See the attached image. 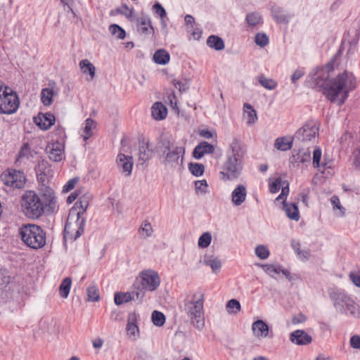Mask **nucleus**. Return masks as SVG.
Instances as JSON below:
<instances>
[{
	"mask_svg": "<svg viewBox=\"0 0 360 360\" xmlns=\"http://www.w3.org/2000/svg\"><path fill=\"white\" fill-rule=\"evenodd\" d=\"M90 200L91 196L88 194H84L79 198V200L72 209H76L79 216L82 217L89 206Z\"/></svg>",
	"mask_w": 360,
	"mask_h": 360,
	"instance_id": "393cba45",
	"label": "nucleus"
},
{
	"mask_svg": "<svg viewBox=\"0 0 360 360\" xmlns=\"http://www.w3.org/2000/svg\"><path fill=\"white\" fill-rule=\"evenodd\" d=\"M153 232V227H152L150 223L148 221L145 220L142 223V224L139 229L140 234H141L144 238H148L152 236Z\"/></svg>",
	"mask_w": 360,
	"mask_h": 360,
	"instance_id": "37998d69",
	"label": "nucleus"
},
{
	"mask_svg": "<svg viewBox=\"0 0 360 360\" xmlns=\"http://www.w3.org/2000/svg\"><path fill=\"white\" fill-rule=\"evenodd\" d=\"M19 105L18 94L0 82V114H13L18 110Z\"/></svg>",
	"mask_w": 360,
	"mask_h": 360,
	"instance_id": "6e6552de",
	"label": "nucleus"
},
{
	"mask_svg": "<svg viewBox=\"0 0 360 360\" xmlns=\"http://www.w3.org/2000/svg\"><path fill=\"white\" fill-rule=\"evenodd\" d=\"M311 159V154L310 151L309 150H299L297 154L296 155H293L290 158V162L292 163L300 162L301 163H305L310 160Z\"/></svg>",
	"mask_w": 360,
	"mask_h": 360,
	"instance_id": "f704fd0d",
	"label": "nucleus"
},
{
	"mask_svg": "<svg viewBox=\"0 0 360 360\" xmlns=\"http://www.w3.org/2000/svg\"><path fill=\"white\" fill-rule=\"evenodd\" d=\"M151 115L155 120H162L166 117L167 109L161 102H156L151 108Z\"/></svg>",
	"mask_w": 360,
	"mask_h": 360,
	"instance_id": "4be33fe9",
	"label": "nucleus"
},
{
	"mask_svg": "<svg viewBox=\"0 0 360 360\" xmlns=\"http://www.w3.org/2000/svg\"><path fill=\"white\" fill-rule=\"evenodd\" d=\"M204 264L210 266L212 272L215 274L219 272L221 267V262L220 259L214 257H210L208 259H205L204 260Z\"/></svg>",
	"mask_w": 360,
	"mask_h": 360,
	"instance_id": "4c0bfd02",
	"label": "nucleus"
},
{
	"mask_svg": "<svg viewBox=\"0 0 360 360\" xmlns=\"http://www.w3.org/2000/svg\"><path fill=\"white\" fill-rule=\"evenodd\" d=\"M261 16L258 13H250L246 15L245 20L248 25L251 26H255L258 25L261 21Z\"/></svg>",
	"mask_w": 360,
	"mask_h": 360,
	"instance_id": "3c124183",
	"label": "nucleus"
},
{
	"mask_svg": "<svg viewBox=\"0 0 360 360\" xmlns=\"http://www.w3.org/2000/svg\"><path fill=\"white\" fill-rule=\"evenodd\" d=\"M281 186V178L276 179V180L274 182H272L271 184H269L270 192L272 193H277L280 190Z\"/></svg>",
	"mask_w": 360,
	"mask_h": 360,
	"instance_id": "bf43d9fd",
	"label": "nucleus"
},
{
	"mask_svg": "<svg viewBox=\"0 0 360 360\" xmlns=\"http://www.w3.org/2000/svg\"><path fill=\"white\" fill-rule=\"evenodd\" d=\"M3 183L13 188H22L26 183V177L22 171L8 169L1 176Z\"/></svg>",
	"mask_w": 360,
	"mask_h": 360,
	"instance_id": "9d476101",
	"label": "nucleus"
},
{
	"mask_svg": "<svg viewBox=\"0 0 360 360\" xmlns=\"http://www.w3.org/2000/svg\"><path fill=\"white\" fill-rule=\"evenodd\" d=\"M49 158L53 162H60L65 158L64 155V146L59 143H53L51 146H49Z\"/></svg>",
	"mask_w": 360,
	"mask_h": 360,
	"instance_id": "dca6fc26",
	"label": "nucleus"
},
{
	"mask_svg": "<svg viewBox=\"0 0 360 360\" xmlns=\"http://www.w3.org/2000/svg\"><path fill=\"white\" fill-rule=\"evenodd\" d=\"M337 57L335 56L325 67L319 70L314 79L327 99L333 103L338 102L341 105L348 98L349 92L356 89L357 83L354 75L346 70L328 80L329 72L333 69Z\"/></svg>",
	"mask_w": 360,
	"mask_h": 360,
	"instance_id": "f257e3e1",
	"label": "nucleus"
},
{
	"mask_svg": "<svg viewBox=\"0 0 360 360\" xmlns=\"http://www.w3.org/2000/svg\"><path fill=\"white\" fill-rule=\"evenodd\" d=\"M138 30L143 34H148L150 32L154 33L153 27L151 25V20L149 18L142 17L138 20Z\"/></svg>",
	"mask_w": 360,
	"mask_h": 360,
	"instance_id": "cd10ccee",
	"label": "nucleus"
},
{
	"mask_svg": "<svg viewBox=\"0 0 360 360\" xmlns=\"http://www.w3.org/2000/svg\"><path fill=\"white\" fill-rule=\"evenodd\" d=\"M127 335L133 340H136L139 335V328L136 324V315L129 314L128 317V323L127 325Z\"/></svg>",
	"mask_w": 360,
	"mask_h": 360,
	"instance_id": "a878e982",
	"label": "nucleus"
},
{
	"mask_svg": "<svg viewBox=\"0 0 360 360\" xmlns=\"http://www.w3.org/2000/svg\"><path fill=\"white\" fill-rule=\"evenodd\" d=\"M334 306L341 313H345V307L350 297L342 291L336 290L330 293Z\"/></svg>",
	"mask_w": 360,
	"mask_h": 360,
	"instance_id": "4468645a",
	"label": "nucleus"
},
{
	"mask_svg": "<svg viewBox=\"0 0 360 360\" xmlns=\"http://www.w3.org/2000/svg\"><path fill=\"white\" fill-rule=\"evenodd\" d=\"M56 202L55 194L51 189H46L41 196L34 191H26L21 197V210L27 218L37 219L46 209L52 211Z\"/></svg>",
	"mask_w": 360,
	"mask_h": 360,
	"instance_id": "f03ea898",
	"label": "nucleus"
},
{
	"mask_svg": "<svg viewBox=\"0 0 360 360\" xmlns=\"http://www.w3.org/2000/svg\"><path fill=\"white\" fill-rule=\"evenodd\" d=\"M353 155V165L356 169L360 171V149L354 151Z\"/></svg>",
	"mask_w": 360,
	"mask_h": 360,
	"instance_id": "680f3d73",
	"label": "nucleus"
},
{
	"mask_svg": "<svg viewBox=\"0 0 360 360\" xmlns=\"http://www.w3.org/2000/svg\"><path fill=\"white\" fill-rule=\"evenodd\" d=\"M247 196V190L244 185H238L231 193V200L234 205L239 206L242 205Z\"/></svg>",
	"mask_w": 360,
	"mask_h": 360,
	"instance_id": "aec40b11",
	"label": "nucleus"
},
{
	"mask_svg": "<svg viewBox=\"0 0 360 360\" xmlns=\"http://www.w3.org/2000/svg\"><path fill=\"white\" fill-rule=\"evenodd\" d=\"M160 284V278L158 274L153 270H145L141 271L136 278L134 285L136 290L153 292L155 290Z\"/></svg>",
	"mask_w": 360,
	"mask_h": 360,
	"instance_id": "1a4fd4ad",
	"label": "nucleus"
},
{
	"mask_svg": "<svg viewBox=\"0 0 360 360\" xmlns=\"http://www.w3.org/2000/svg\"><path fill=\"white\" fill-rule=\"evenodd\" d=\"M56 93L53 89L44 88L41 91V101L44 105L49 106L53 103V97Z\"/></svg>",
	"mask_w": 360,
	"mask_h": 360,
	"instance_id": "2f4dec72",
	"label": "nucleus"
},
{
	"mask_svg": "<svg viewBox=\"0 0 360 360\" xmlns=\"http://www.w3.org/2000/svg\"><path fill=\"white\" fill-rule=\"evenodd\" d=\"M153 155V151L149 148L148 143L143 141L139 144V161L143 165L148 161Z\"/></svg>",
	"mask_w": 360,
	"mask_h": 360,
	"instance_id": "5701e85b",
	"label": "nucleus"
},
{
	"mask_svg": "<svg viewBox=\"0 0 360 360\" xmlns=\"http://www.w3.org/2000/svg\"><path fill=\"white\" fill-rule=\"evenodd\" d=\"M214 151V147L213 145L206 141H202L195 147L193 151V156L194 158L199 160L205 154H212Z\"/></svg>",
	"mask_w": 360,
	"mask_h": 360,
	"instance_id": "6ab92c4d",
	"label": "nucleus"
},
{
	"mask_svg": "<svg viewBox=\"0 0 360 360\" xmlns=\"http://www.w3.org/2000/svg\"><path fill=\"white\" fill-rule=\"evenodd\" d=\"M255 255L261 259H267L270 255L268 248L263 245H257L255 248Z\"/></svg>",
	"mask_w": 360,
	"mask_h": 360,
	"instance_id": "8fccbe9b",
	"label": "nucleus"
},
{
	"mask_svg": "<svg viewBox=\"0 0 360 360\" xmlns=\"http://www.w3.org/2000/svg\"><path fill=\"white\" fill-rule=\"evenodd\" d=\"M19 234L23 243L32 249L41 248L46 244V233L38 225H23L20 229Z\"/></svg>",
	"mask_w": 360,
	"mask_h": 360,
	"instance_id": "39448f33",
	"label": "nucleus"
},
{
	"mask_svg": "<svg viewBox=\"0 0 360 360\" xmlns=\"http://www.w3.org/2000/svg\"><path fill=\"white\" fill-rule=\"evenodd\" d=\"M212 240V236L209 232L202 233L198 239V246L202 248H207Z\"/></svg>",
	"mask_w": 360,
	"mask_h": 360,
	"instance_id": "09e8293b",
	"label": "nucleus"
},
{
	"mask_svg": "<svg viewBox=\"0 0 360 360\" xmlns=\"http://www.w3.org/2000/svg\"><path fill=\"white\" fill-rule=\"evenodd\" d=\"M77 182V179L74 178L70 179L67 184L63 186V191L68 192L74 188L76 183Z\"/></svg>",
	"mask_w": 360,
	"mask_h": 360,
	"instance_id": "0e129e2a",
	"label": "nucleus"
},
{
	"mask_svg": "<svg viewBox=\"0 0 360 360\" xmlns=\"http://www.w3.org/2000/svg\"><path fill=\"white\" fill-rule=\"evenodd\" d=\"M86 220L79 216L76 209H71L64 229V240L74 241L84 232Z\"/></svg>",
	"mask_w": 360,
	"mask_h": 360,
	"instance_id": "0eeeda50",
	"label": "nucleus"
},
{
	"mask_svg": "<svg viewBox=\"0 0 360 360\" xmlns=\"http://www.w3.org/2000/svg\"><path fill=\"white\" fill-rule=\"evenodd\" d=\"M173 84L175 88L179 89V91H185L188 89L186 82L174 80Z\"/></svg>",
	"mask_w": 360,
	"mask_h": 360,
	"instance_id": "69168bd1",
	"label": "nucleus"
},
{
	"mask_svg": "<svg viewBox=\"0 0 360 360\" xmlns=\"http://www.w3.org/2000/svg\"><path fill=\"white\" fill-rule=\"evenodd\" d=\"M253 335L257 338H265L269 333V326L262 320H257L252 324Z\"/></svg>",
	"mask_w": 360,
	"mask_h": 360,
	"instance_id": "f3484780",
	"label": "nucleus"
},
{
	"mask_svg": "<svg viewBox=\"0 0 360 360\" xmlns=\"http://www.w3.org/2000/svg\"><path fill=\"white\" fill-rule=\"evenodd\" d=\"M345 310L348 311L349 314L353 316H356L359 314V305L351 298L348 300L345 305Z\"/></svg>",
	"mask_w": 360,
	"mask_h": 360,
	"instance_id": "c03bdc74",
	"label": "nucleus"
},
{
	"mask_svg": "<svg viewBox=\"0 0 360 360\" xmlns=\"http://www.w3.org/2000/svg\"><path fill=\"white\" fill-rule=\"evenodd\" d=\"M36 153L32 150L27 143H25L21 146L16 159L17 161H20L22 159H30L33 158Z\"/></svg>",
	"mask_w": 360,
	"mask_h": 360,
	"instance_id": "7c9ffc66",
	"label": "nucleus"
},
{
	"mask_svg": "<svg viewBox=\"0 0 360 360\" xmlns=\"http://www.w3.org/2000/svg\"><path fill=\"white\" fill-rule=\"evenodd\" d=\"M169 54L165 49H159L153 55V60L159 65H166L169 63Z\"/></svg>",
	"mask_w": 360,
	"mask_h": 360,
	"instance_id": "c756f323",
	"label": "nucleus"
},
{
	"mask_svg": "<svg viewBox=\"0 0 360 360\" xmlns=\"http://www.w3.org/2000/svg\"><path fill=\"white\" fill-rule=\"evenodd\" d=\"M207 183L206 180H199L195 182V188L196 192H200L201 193H206L207 192Z\"/></svg>",
	"mask_w": 360,
	"mask_h": 360,
	"instance_id": "6e6d98bb",
	"label": "nucleus"
},
{
	"mask_svg": "<svg viewBox=\"0 0 360 360\" xmlns=\"http://www.w3.org/2000/svg\"><path fill=\"white\" fill-rule=\"evenodd\" d=\"M283 209L290 219L298 221L300 219V213L297 206L295 203H286L285 200L283 201Z\"/></svg>",
	"mask_w": 360,
	"mask_h": 360,
	"instance_id": "bb28decb",
	"label": "nucleus"
},
{
	"mask_svg": "<svg viewBox=\"0 0 360 360\" xmlns=\"http://www.w3.org/2000/svg\"><path fill=\"white\" fill-rule=\"evenodd\" d=\"M259 83L265 89L269 90H274L277 86V82L272 79L261 75L258 77Z\"/></svg>",
	"mask_w": 360,
	"mask_h": 360,
	"instance_id": "ea45409f",
	"label": "nucleus"
},
{
	"mask_svg": "<svg viewBox=\"0 0 360 360\" xmlns=\"http://www.w3.org/2000/svg\"><path fill=\"white\" fill-rule=\"evenodd\" d=\"M96 122L91 118H88L85 120V126L84 128V134L82 135L84 141L88 140L92 136V129L95 127Z\"/></svg>",
	"mask_w": 360,
	"mask_h": 360,
	"instance_id": "a19ab883",
	"label": "nucleus"
},
{
	"mask_svg": "<svg viewBox=\"0 0 360 360\" xmlns=\"http://www.w3.org/2000/svg\"><path fill=\"white\" fill-rule=\"evenodd\" d=\"M80 194H81V191L79 190H77L76 191L72 193L68 197L67 202L68 204H71L72 202H73L77 199V198H78Z\"/></svg>",
	"mask_w": 360,
	"mask_h": 360,
	"instance_id": "774afa93",
	"label": "nucleus"
},
{
	"mask_svg": "<svg viewBox=\"0 0 360 360\" xmlns=\"http://www.w3.org/2000/svg\"><path fill=\"white\" fill-rule=\"evenodd\" d=\"M207 45L217 51L223 50L225 46L224 40L217 35L210 36L207 39Z\"/></svg>",
	"mask_w": 360,
	"mask_h": 360,
	"instance_id": "c85d7f7f",
	"label": "nucleus"
},
{
	"mask_svg": "<svg viewBox=\"0 0 360 360\" xmlns=\"http://www.w3.org/2000/svg\"><path fill=\"white\" fill-rule=\"evenodd\" d=\"M274 18L278 23H287L288 22V16L283 13L279 9H276L273 12Z\"/></svg>",
	"mask_w": 360,
	"mask_h": 360,
	"instance_id": "603ef678",
	"label": "nucleus"
},
{
	"mask_svg": "<svg viewBox=\"0 0 360 360\" xmlns=\"http://www.w3.org/2000/svg\"><path fill=\"white\" fill-rule=\"evenodd\" d=\"M304 73H305V72H304V69H302V68L297 69L291 76L292 82L294 84L296 83V82L299 79H300L304 75Z\"/></svg>",
	"mask_w": 360,
	"mask_h": 360,
	"instance_id": "052dcab7",
	"label": "nucleus"
},
{
	"mask_svg": "<svg viewBox=\"0 0 360 360\" xmlns=\"http://www.w3.org/2000/svg\"><path fill=\"white\" fill-rule=\"evenodd\" d=\"M322 152L319 147H316L313 152V165L316 168L326 169L330 167V166L328 165V162H323V163H320L321 158Z\"/></svg>",
	"mask_w": 360,
	"mask_h": 360,
	"instance_id": "473e14b6",
	"label": "nucleus"
},
{
	"mask_svg": "<svg viewBox=\"0 0 360 360\" xmlns=\"http://www.w3.org/2000/svg\"><path fill=\"white\" fill-rule=\"evenodd\" d=\"M152 321L156 326H162L165 322V315L158 311H154L151 316Z\"/></svg>",
	"mask_w": 360,
	"mask_h": 360,
	"instance_id": "49530a36",
	"label": "nucleus"
},
{
	"mask_svg": "<svg viewBox=\"0 0 360 360\" xmlns=\"http://www.w3.org/2000/svg\"><path fill=\"white\" fill-rule=\"evenodd\" d=\"M87 300L89 302H97L100 300L98 287L93 284L86 289Z\"/></svg>",
	"mask_w": 360,
	"mask_h": 360,
	"instance_id": "58836bf2",
	"label": "nucleus"
},
{
	"mask_svg": "<svg viewBox=\"0 0 360 360\" xmlns=\"http://www.w3.org/2000/svg\"><path fill=\"white\" fill-rule=\"evenodd\" d=\"M143 297L144 293L143 290H133L132 292L115 293L114 300L117 305H120L133 300L141 302Z\"/></svg>",
	"mask_w": 360,
	"mask_h": 360,
	"instance_id": "f8f14e48",
	"label": "nucleus"
},
{
	"mask_svg": "<svg viewBox=\"0 0 360 360\" xmlns=\"http://www.w3.org/2000/svg\"><path fill=\"white\" fill-rule=\"evenodd\" d=\"M49 169V163L46 160H41L38 163V165L36 167V171L37 174L40 175H45L46 173V170Z\"/></svg>",
	"mask_w": 360,
	"mask_h": 360,
	"instance_id": "4d7b16f0",
	"label": "nucleus"
},
{
	"mask_svg": "<svg viewBox=\"0 0 360 360\" xmlns=\"http://www.w3.org/2000/svg\"><path fill=\"white\" fill-rule=\"evenodd\" d=\"M34 122L43 130L49 129L55 123V117L52 113L39 114Z\"/></svg>",
	"mask_w": 360,
	"mask_h": 360,
	"instance_id": "a211bd4d",
	"label": "nucleus"
},
{
	"mask_svg": "<svg viewBox=\"0 0 360 360\" xmlns=\"http://www.w3.org/2000/svg\"><path fill=\"white\" fill-rule=\"evenodd\" d=\"M290 341L297 345H306L312 342V338L305 331L296 330L290 336Z\"/></svg>",
	"mask_w": 360,
	"mask_h": 360,
	"instance_id": "2eb2a0df",
	"label": "nucleus"
},
{
	"mask_svg": "<svg viewBox=\"0 0 360 360\" xmlns=\"http://www.w3.org/2000/svg\"><path fill=\"white\" fill-rule=\"evenodd\" d=\"M188 168L191 174L195 176H202L205 171L204 165L200 163H191Z\"/></svg>",
	"mask_w": 360,
	"mask_h": 360,
	"instance_id": "de8ad7c7",
	"label": "nucleus"
},
{
	"mask_svg": "<svg viewBox=\"0 0 360 360\" xmlns=\"http://www.w3.org/2000/svg\"><path fill=\"white\" fill-rule=\"evenodd\" d=\"M352 347L360 349V336L353 335L349 341Z\"/></svg>",
	"mask_w": 360,
	"mask_h": 360,
	"instance_id": "e2e57ef3",
	"label": "nucleus"
},
{
	"mask_svg": "<svg viewBox=\"0 0 360 360\" xmlns=\"http://www.w3.org/2000/svg\"><path fill=\"white\" fill-rule=\"evenodd\" d=\"M81 72L84 75H88L87 81H92L96 75V68L88 59L82 60L79 63Z\"/></svg>",
	"mask_w": 360,
	"mask_h": 360,
	"instance_id": "412c9836",
	"label": "nucleus"
},
{
	"mask_svg": "<svg viewBox=\"0 0 360 360\" xmlns=\"http://www.w3.org/2000/svg\"><path fill=\"white\" fill-rule=\"evenodd\" d=\"M244 112L247 116V124L250 125L257 120V112L255 110L249 103L244 104Z\"/></svg>",
	"mask_w": 360,
	"mask_h": 360,
	"instance_id": "72a5a7b5",
	"label": "nucleus"
},
{
	"mask_svg": "<svg viewBox=\"0 0 360 360\" xmlns=\"http://www.w3.org/2000/svg\"><path fill=\"white\" fill-rule=\"evenodd\" d=\"M268 275L274 277V274H278L281 273V266H275L272 264H258Z\"/></svg>",
	"mask_w": 360,
	"mask_h": 360,
	"instance_id": "79ce46f5",
	"label": "nucleus"
},
{
	"mask_svg": "<svg viewBox=\"0 0 360 360\" xmlns=\"http://www.w3.org/2000/svg\"><path fill=\"white\" fill-rule=\"evenodd\" d=\"M72 285V279L70 277L64 278L59 287L60 295L62 297H68Z\"/></svg>",
	"mask_w": 360,
	"mask_h": 360,
	"instance_id": "e433bc0d",
	"label": "nucleus"
},
{
	"mask_svg": "<svg viewBox=\"0 0 360 360\" xmlns=\"http://www.w3.org/2000/svg\"><path fill=\"white\" fill-rule=\"evenodd\" d=\"M226 310L229 314H237L241 310L240 302L236 299L230 300L226 304Z\"/></svg>",
	"mask_w": 360,
	"mask_h": 360,
	"instance_id": "c9c22d12",
	"label": "nucleus"
},
{
	"mask_svg": "<svg viewBox=\"0 0 360 360\" xmlns=\"http://www.w3.org/2000/svg\"><path fill=\"white\" fill-rule=\"evenodd\" d=\"M295 139V136L293 137H280L276 139L274 143V146L278 150L282 151H286L290 150L292 146L293 139Z\"/></svg>",
	"mask_w": 360,
	"mask_h": 360,
	"instance_id": "b1692460",
	"label": "nucleus"
},
{
	"mask_svg": "<svg viewBox=\"0 0 360 360\" xmlns=\"http://www.w3.org/2000/svg\"><path fill=\"white\" fill-rule=\"evenodd\" d=\"M184 153V148L174 146L167 141L160 148V160L166 169H174L182 164Z\"/></svg>",
	"mask_w": 360,
	"mask_h": 360,
	"instance_id": "423d86ee",
	"label": "nucleus"
},
{
	"mask_svg": "<svg viewBox=\"0 0 360 360\" xmlns=\"http://www.w3.org/2000/svg\"><path fill=\"white\" fill-rule=\"evenodd\" d=\"M349 277L355 285L360 287V274L351 273Z\"/></svg>",
	"mask_w": 360,
	"mask_h": 360,
	"instance_id": "338daca9",
	"label": "nucleus"
},
{
	"mask_svg": "<svg viewBox=\"0 0 360 360\" xmlns=\"http://www.w3.org/2000/svg\"><path fill=\"white\" fill-rule=\"evenodd\" d=\"M319 124L314 120H309L295 134V138L302 141H311L314 139L319 132Z\"/></svg>",
	"mask_w": 360,
	"mask_h": 360,
	"instance_id": "9b49d317",
	"label": "nucleus"
},
{
	"mask_svg": "<svg viewBox=\"0 0 360 360\" xmlns=\"http://www.w3.org/2000/svg\"><path fill=\"white\" fill-rule=\"evenodd\" d=\"M109 30L112 35L115 36L119 39H123L125 37V31L118 25H111L109 27Z\"/></svg>",
	"mask_w": 360,
	"mask_h": 360,
	"instance_id": "a18cd8bd",
	"label": "nucleus"
},
{
	"mask_svg": "<svg viewBox=\"0 0 360 360\" xmlns=\"http://www.w3.org/2000/svg\"><path fill=\"white\" fill-rule=\"evenodd\" d=\"M153 11L155 14L158 15L162 19V23L164 26H166V23L164 22L163 18L166 17V11L162 5L159 3H156L153 6Z\"/></svg>",
	"mask_w": 360,
	"mask_h": 360,
	"instance_id": "864d4df0",
	"label": "nucleus"
},
{
	"mask_svg": "<svg viewBox=\"0 0 360 360\" xmlns=\"http://www.w3.org/2000/svg\"><path fill=\"white\" fill-rule=\"evenodd\" d=\"M203 304L204 294L200 291L193 292L185 300V311L192 324L198 330H202L205 326Z\"/></svg>",
	"mask_w": 360,
	"mask_h": 360,
	"instance_id": "20e7f679",
	"label": "nucleus"
},
{
	"mask_svg": "<svg viewBox=\"0 0 360 360\" xmlns=\"http://www.w3.org/2000/svg\"><path fill=\"white\" fill-rule=\"evenodd\" d=\"M117 164L122 172L125 176H129L131 173L133 167V158L131 156L125 155L124 154L120 153L117 157Z\"/></svg>",
	"mask_w": 360,
	"mask_h": 360,
	"instance_id": "ddd939ff",
	"label": "nucleus"
},
{
	"mask_svg": "<svg viewBox=\"0 0 360 360\" xmlns=\"http://www.w3.org/2000/svg\"><path fill=\"white\" fill-rule=\"evenodd\" d=\"M117 13L124 15L127 18H131L133 15V8H129L127 5H122L117 9Z\"/></svg>",
	"mask_w": 360,
	"mask_h": 360,
	"instance_id": "13d9d810",
	"label": "nucleus"
},
{
	"mask_svg": "<svg viewBox=\"0 0 360 360\" xmlns=\"http://www.w3.org/2000/svg\"><path fill=\"white\" fill-rule=\"evenodd\" d=\"M255 43L257 45L264 47L269 43V39L266 34L264 33H257L255 36Z\"/></svg>",
	"mask_w": 360,
	"mask_h": 360,
	"instance_id": "5fc2aeb1",
	"label": "nucleus"
},
{
	"mask_svg": "<svg viewBox=\"0 0 360 360\" xmlns=\"http://www.w3.org/2000/svg\"><path fill=\"white\" fill-rule=\"evenodd\" d=\"M244 155L245 151L240 141L237 139L233 140L221 167L219 172L221 180L234 181L239 178L243 168Z\"/></svg>",
	"mask_w": 360,
	"mask_h": 360,
	"instance_id": "7ed1b4c3",
	"label": "nucleus"
}]
</instances>
